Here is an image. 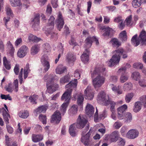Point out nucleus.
<instances>
[{
	"mask_svg": "<svg viewBox=\"0 0 146 146\" xmlns=\"http://www.w3.org/2000/svg\"><path fill=\"white\" fill-rule=\"evenodd\" d=\"M106 68H95L91 76L92 78L93 85L95 88L100 87L104 83L105 78L103 76L106 74Z\"/></svg>",
	"mask_w": 146,
	"mask_h": 146,
	"instance_id": "obj_1",
	"label": "nucleus"
},
{
	"mask_svg": "<svg viewBox=\"0 0 146 146\" xmlns=\"http://www.w3.org/2000/svg\"><path fill=\"white\" fill-rule=\"evenodd\" d=\"M77 85V82H70L66 86V88H68L64 93L62 94L61 100H65L66 102L64 103L62 105L60 111L62 113L64 114L65 113L66 108L68 107L71 98V95L72 90L71 88L72 86L75 87Z\"/></svg>",
	"mask_w": 146,
	"mask_h": 146,
	"instance_id": "obj_2",
	"label": "nucleus"
},
{
	"mask_svg": "<svg viewBox=\"0 0 146 146\" xmlns=\"http://www.w3.org/2000/svg\"><path fill=\"white\" fill-rule=\"evenodd\" d=\"M115 54L113 55L111 58L108 62V66L111 67L118 64L120 60V56L122 55V58H125L127 57L126 52L122 48H119L113 51Z\"/></svg>",
	"mask_w": 146,
	"mask_h": 146,
	"instance_id": "obj_3",
	"label": "nucleus"
},
{
	"mask_svg": "<svg viewBox=\"0 0 146 146\" xmlns=\"http://www.w3.org/2000/svg\"><path fill=\"white\" fill-rule=\"evenodd\" d=\"M55 76L53 74L49 75L46 74L44 77L45 82H46V86L48 92L52 94L56 91L58 88V85L56 83H54Z\"/></svg>",
	"mask_w": 146,
	"mask_h": 146,
	"instance_id": "obj_4",
	"label": "nucleus"
},
{
	"mask_svg": "<svg viewBox=\"0 0 146 146\" xmlns=\"http://www.w3.org/2000/svg\"><path fill=\"white\" fill-rule=\"evenodd\" d=\"M137 35L136 34L132 38L131 42L132 44L135 46H138L140 42L142 45L146 44V32L144 30L141 32L138 39Z\"/></svg>",
	"mask_w": 146,
	"mask_h": 146,
	"instance_id": "obj_5",
	"label": "nucleus"
},
{
	"mask_svg": "<svg viewBox=\"0 0 146 146\" xmlns=\"http://www.w3.org/2000/svg\"><path fill=\"white\" fill-rule=\"evenodd\" d=\"M89 129V126L88 125L84 130L83 131L82 133L81 141L86 146H90L91 144V140L90 136L92 133L90 129L88 132L86 134Z\"/></svg>",
	"mask_w": 146,
	"mask_h": 146,
	"instance_id": "obj_6",
	"label": "nucleus"
},
{
	"mask_svg": "<svg viewBox=\"0 0 146 146\" xmlns=\"http://www.w3.org/2000/svg\"><path fill=\"white\" fill-rule=\"evenodd\" d=\"M48 56L45 54L41 57V62L43 67L44 72H46L48 70L50 67V63Z\"/></svg>",
	"mask_w": 146,
	"mask_h": 146,
	"instance_id": "obj_7",
	"label": "nucleus"
},
{
	"mask_svg": "<svg viewBox=\"0 0 146 146\" xmlns=\"http://www.w3.org/2000/svg\"><path fill=\"white\" fill-rule=\"evenodd\" d=\"M88 121L83 116H81L80 115L77 120V123H76V127L78 128L82 129L83 128L86 124L87 125L85 128L88 125H89L87 124Z\"/></svg>",
	"mask_w": 146,
	"mask_h": 146,
	"instance_id": "obj_8",
	"label": "nucleus"
},
{
	"mask_svg": "<svg viewBox=\"0 0 146 146\" xmlns=\"http://www.w3.org/2000/svg\"><path fill=\"white\" fill-rule=\"evenodd\" d=\"M56 25L58 29L60 31L62 28L64 24V21L63 16L60 12H59L57 18L56 20Z\"/></svg>",
	"mask_w": 146,
	"mask_h": 146,
	"instance_id": "obj_9",
	"label": "nucleus"
},
{
	"mask_svg": "<svg viewBox=\"0 0 146 146\" xmlns=\"http://www.w3.org/2000/svg\"><path fill=\"white\" fill-rule=\"evenodd\" d=\"M94 41L96 42V45L99 44L98 40L95 37H88L85 41V47L86 48H90L92 45L93 41Z\"/></svg>",
	"mask_w": 146,
	"mask_h": 146,
	"instance_id": "obj_10",
	"label": "nucleus"
},
{
	"mask_svg": "<svg viewBox=\"0 0 146 146\" xmlns=\"http://www.w3.org/2000/svg\"><path fill=\"white\" fill-rule=\"evenodd\" d=\"M125 69H119L117 71V72L121 74L120 78V81L122 83H123L127 81L129 77L127 72H125Z\"/></svg>",
	"mask_w": 146,
	"mask_h": 146,
	"instance_id": "obj_11",
	"label": "nucleus"
},
{
	"mask_svg": "<svg viewBox=\"0 0 146 146\" xmlns=\"http://www.w3.org/2000/svg\"><path fill=\"white\" fill-rule=\"evenodd\" d=\"M107 114V111L104 110L101 113L99 116L98 115V111L96 108V111L94 116V121L96 122H99L101 119H103L106 117Z\"/></svg>",
	"mask_w": 146,
	"mask_h": 146,
	"instance_id": "obj_12",
	"label": "nucleus"
},
{
	"mask_svg": "<svg viewBox=\"0 0 146 146\" xmlns=\"http://www.w3.org/2000/svg\"><path fill=\"white\" fill-rule=\"evenodd\" d=\"M61 113L62 114L61 112H60V113L58 111H56L55 112L52 116L51 122H55L56 123H59L61 119ZM64 114H64L62 113L63 115Z\"/></svg>",
	"mask_w": 146,
	"mask_h": 146,
	"instance_id": "obj_13",
	"label": "nucleus"
},
{
	"mask_svg": "<svg viewBox=\"0 0 146 146\" xmlns=\"http://www.w3.org/2000/svg\"><path fill=\"white\" fill-rule=\"evenodd\" d=\"M28 51V48L27 46H23L18 50L17 53V56L20 58H23L26 55Z\"/></svg>",
	"mask_w": 146,
	"mask_h": 146,
	"instance_id": "obj_14",
	"label": "nucleus"
},
{
	"mask_svg": "<svg viewBox=\"0 0 146 146\" xmlns=\"http://www.w3.org/2000/svg\"><path fill=\"white\" fill-rule=\"evenodd\" d=\"M109 99V96H107L105 93L103 91H101L98 94L97 97L98 101L103 102L104 105Z\"/></svg>",
	"mask_w": 146,
	"mask_h": 146,
	"instance_id": "obj_15",
	"label": "nucleus"
},
{
	"mask_svg": "<svg viewBox=\"0 0 146 146\" xmlns=\"http://www.w3.org/2000/svg\"><path fill=\"white\" fill-rule=\"evenodd\" d=\"M84 94L86 96V98L88 100H91L94 97V94L93 90L90 86H88L85 89Z\"/></svg>",
	"mask_w": 146,
	"mask_h": 146,
	"instance_id": "obj_16",
	"label": "nucleus"
},
{
	"mask_svg": "<svg viewBox=\"0 0 146 146\" xmlns=\"http://www.w3.org/2000/svg\"><path fill=\"white\" fill-rule=\"evenodd\" d=\"M32 27L35 30H37L39 28L40 17L39 15H36L32 20Z\"/></svg>",
	"mask_w": 146,
	"mask_h": 146,
	"instance_id": "obj_17",
	"label": "nucleus"
},
{
	"mask_svg": "<svg viewBox=\"0 0 146 146\" xmlns=\"http://www.w3.org/2000/svg\"><path fill=\"white\" fill-rule=\"evenodd\" d=\"M94 108L92 105L89 104H87L86 107L85 111L88 117H90L93 115L94 112Z\"/></svg>",
	"mask_w": 146,
	"mask_h": 146,
	"instance_id": "obj_18",
	"label": "nucleus"
},
{
	"mask_svg": "<svg viewBox=\"0 0 146 146\" xmlns=\"http://www.w3.org/2000/svg\"><path fill=\"white\" fill-rule=\"evenodd\" d=\"M73 97L75 99H77V102L78 105L82 106L83 105L84 100V97L83 95L81 93H79L78 94L74 95Z\"/></svg>",
	"mask_w": 146,
	"mask_h": 146,
	"instance_id": "obj_19",
	"label": "nucleus"
},
{
	"mask_svg": "<svg viewBox=\"0 0 146 146\" xmlns=\"http://www.w3.org/2000/svg\"><path fill=\"white\" fill-rule=\"evenodd\" d=\"M139 133L135 130L131 129L128 131L127 133L128 137L130 139L135 138L138 136Z\"/></svg>",
	"mask_w": 146,
	"mask_h": 146,
	"instance_id": "obj_20",
	"label": "nucleus"
},
{
	"mask_svg": "<svg viewBox=\"0 0 146 146\" xmlns=\"http://www.w3.org/2000/svg\"><path fill=\"white\" fill-rule=\"evenodd\" d=\"M76 126L75 123L70 125L69 128V131L70 135L72 137H75L77 135Z\"/></svg>",
	"mask_w": 146,
	"mask_h": 146,
	"instance_id": "obj_21",
	"label": "nucleus"
},
{
	"mask_svg": "<svg viewBox=\"0 0 146 146\" xmlns=\"http://www.w3.org/2000/svg\"><path fill=\"white\" fill-rule=\"evenodd\" d=\"M89 51L88 49H86L81 56V60L84 63L88 62L89 60Z\"/></svg>",
	"mask_w": 146,
	"mask_h": 146,
	"instance_id": "obj_22",
	"label": "nucleus"
},
{
	"mask_svg": "<svg viewBox=\"0 0 146 146\" xmlns=\"http://www.w3.org/2000/svg\"><path fill=\"white\" fill-rule=\"evenodd\" d=\"M66 61L68 63L72 62L76 60V56L71 52H69L66 56Z\"/></svg>",
	"mask_w": 146,
	"mask_h": 146,
	"instance_id": "obj_23",
	"label": "nucleus"
},
{
	"mask_svg": "<svg viewBox=\"0 0 146 146\" xmlns=\"http://www.w3.org/2000/svg\"><path fill=\"white\" fill-rule=\"evenodd\" d=\"M119 134L118 131H113L110 136L111 140L112 142H116L117 140L119 137Z\"/></svg>",
	"mask_w": 146,
	"mask_h": 146,
	"instance_id": "obj_24",
	"label": "nucleus"
},
{
	"mask_svg": "<svg viewBox=\"0 0 146 146\" xmlns=\"http://www.w3.org/2000/svg\"><path fill=\"white\" fill-rule=\"evenodd\" d=\"M2 109L3 110L2 112L3 119L5 122L6 124H8L9 123V119L10 118V116L4 108H3Z\"/></svg>",
	"mask_w": 146,
	"mask_h": 146,
	"instance_id": "obj_25",
	"label": "nucleus"
},
{
	"mask_svg": "<svg viewBox=\"0 0 146 146\" xmlns=\"http://www.w3.org/2000/svg\"><path fill=\"white\" fill-rule=\"evenodd\" d=\"M28 40L30 42H38L42 40L41 38L38 37L32 34H30L28 36Z\"/></svg>",
	"mask_w": 146,
	"mask_h": 146,
	"instance_id": "obj_26",
	"label": "nucleus"
},
{
	"mask_svg": "<svg viewBox=\"0 0 146 146\" xmlns=\"http://www.w3.org/2000/svg\"><path fill=\"white\" fill-rule=\"evenodd\" d=\"M110 43L112 44L113 47H118L121 45V43L116 38H113L110 41Z\"/></svg>",
	"mask_w": 146,
	"mask_h": 146,
	"instance_id": "obj_27",
	"label": "nucleus"
},
{
	"mask_svg": "<svg viewBox=\"0 0 146 146\" xmlns=\"http://www.w3.org/2000/svg\"><path fill=\"white\" fill-rule=\"evenodd\" d=\"M142 104L140 102L137 101L135 103L133 107V110L134 112H137L141 109Z\"/></svg>",
	"mask_w": 146,
	"mask_h": 146,
	"instance_id": "obj_28",
	"label": "nucleus"
},
{
	"mask_svg": "<svg viewBox=\"0 0 146 146\" xmlns=\"http://www.w3.org/2000/svg\"><path fill=\"white\" fill-rule=\"evenodd\" d=\"M42 136L41 135L33 134L32 135V140L34 142H38L42 140Z\"/></svg>",
	"mask_w": 146,
	"mask_h": 146,
	"instance_id": "obj_29",
	"label": "nucleus"
},
{
	"mask_svg": "<svg viewBox=\"0 0 146 146\" xmlns=\"http://www.w3.org/2000/svg\"><path fill=\"white\" fill-rule=\"evenodd\" d=\"M66 70L65 67H63L61 65L57 66L56 69V73L59 74H61L63 73Z\"/></svg>",
	"mask_w": 146,
	"mask_h": 146,
	"instance_id": "obj_30",
	"label": "nucleus"
},
{
	"mask_svg": "<svg viewBox=\"0 0 146 146\" xmlns=\"http://www.w3.org/2000/svg\"><path fill=\"white\" fill-rule=\"evenodd\" d=\"M29 113L27 110L21 111L19 113V117L21 118L25 119L29 116Z\"/></svg>",
	"mask_w": 146,
	"mask_h": 146,
	"instance_id": "obj_31",
	"label": "nucleus"
},
{
	"mask_svg": "<svg viewBox=\"0 0 146 146\" xmlns=\"http://www.w3.org/2000/svg\"><path fill=\"white\" fill-rule=\"evenodd\" d=\"M119 38L123 41H126L127 39V33L125 31H123L121 32L119 35Z\"/></svg>",
	"mask_w": 146,
	"mask_h": 146,
	"instance_id": "obj_32",
	"label": "nucleus"
},
{
	"mask_svg": "<svg viewBox=\"0 0 146 146\" xmlns=\"http://www.w3.org/2000/svg\"><path fill=\"white\" fill-rule=\"evenodd\" d=\"M78 106L77 105H74L69 110V113L70 115L76 114L77 113Z\"/></svg>",
	"mask_w": 146,
	"mask_h": 146,
	"instance_id": "obj_33",
	"label": "nucleus"
},
{
	"mask_svg": "<svg viewBox=\"0 0 146 146\" xmlns=\"http://www.w3.org/2000/svg\"><path fill=\"white\" fill-rule=\"evenodd\" d=\"M132 119V115L131 113L127 112L125 113L124 122L129 123L131 121Z\"/></svg>",
	"mask_w": 146,
	"mask_h": 146,
	"instance_id": "obj_34",
	"label": "nucleus"
},
{
	"mask_svg": "<svg viewBox=\"0 0 146 146\" xmlns=\"http://www.w3.org/2000/svg\"><path fill=\"white\" fill-rule=\"evenodd\" d=\"M55 18L52 16H51L49 19L48 22V25L50 26V28L51 30L53 29L54 25Z\"/></svg>",
	"mask_w": 146,
	"mask_h": 146,
	"instance_id": "obj_35",
	"label": "nucleus"
},
{
	"mask_svg": "<svg viewBox=\"0 0 146 146\" xmlns=\"http://www.w3.org/2000/svg\"><path fill=\"white\" fill-rule=\"evenodd\" d=\"M133 84L130 82H127L124 84L123 86L124 90H129L132 89Z\"/></svg>",
	"mask_w": 146,
	"mask_h": 146,
	"instance_id": "obj_36",
	"label": "nucleus"
},
{
	"mask_svg": "<svg viewBox=\"0 0 146 146\" xmlns=\"http://www.w3.org/2000/svg\"><path fill=\"white\" fill-rule=\"evenodd\" d=\"M109 104L110 105V110L111 112L114 111V108L116 103L114 102L111 101L110 99L107 101L105 105L107 106Z\"/></svg>",
	"mask_w": 146,
	"mask_h": 146,
	"instance_id": "obj_37",
	"label": "nucleus"
},
{
	"mask_svg": "<svg viewBox=\"0 0 146 146\" xmlns=\"http://www.w3.org/2000/svg\"><path fill=\"white\" fill-rule=\"evenodd\" d=\"M11 5L12 7L20 6L22 3L20 0H10Z\"/></svg>",
	"mask_w": 146,
	"mask_h": 146,
	"instance_id": "obj_38",
	"label": "nucleus"
},
{
	"mask_svg": "<svg viewBox=\"0 0 146 146\" xmlns=\"http://www.w3.org/2000/svg\"><path fill=\"white\" fill-rule=\"evenodd\" d=\"M47 109V108L45 106H42L36 109L35 111L37 114L41 113H44Z\"/></svg>",
	"mask_w": 146,
	"mask_h": 146,
	"instance_id": "obj_39",
	"label": "nucleus"
},
{
	"mask_svg": "<svg viewBox=\"0 0 146 146\" xmlns=\"http://www.w3.org/2000/svg\"><path fill=\"white\" fill-rule=\"evenodd\" d=\"M39 50V47L37 45L33 46L31 48V53L33 55L36 54Z\"/></svg>",
	"mask_w": 146,
	"mask_h": 146,
	"instance_id": "obj_40",
	"label": "nucleus"
},
{
	"mask_svg": "<svg viewBox=\"0 0 146 146\" xmlns=\"http://www.w3.org/2000/svg\"><path fill=\"white\" fill-rule=\"evenodd\" d=\"M3 64L5 68L7 70H9L11 69V64L10 63L8 62L5 57L3 58Z\"/></svg>",
	"mask_w": 146,
	"mask_h": 146,
	"instance_id": "obj_41",
	"label": "nucleus"
},
{
	"mask_svg": "<svg viewBox=\"0 0 146 146\" xmlns=\"http://www.w3.org/2000/svg\"><path fill=\"white\" fill-rule=\"evenodd\" d=\"M31 71L29 64H26L24 70V78L25 79L28 76V74Z\"/></svg>",
	"mask_w": 146,
	"mask_h": 146,
	"instance_id": "obj_42",
	"label": "nucleus"
},
{
	"mask_svg": "<svg viewBox=\"0 0 146 146\" xmlns=\"http://www.w3.org/2000/svg\"><path fill=\"white\" fill-rule=\"evenodd\" d=\"M131 78L134 80L137 81L141 78L140 74L138 72H133L131 75Z\"/></svg>",
	"mask_w": 146,
	"mask_h": 146,
	"instance_id": "obj_43",
	"label": "nucleus"
},
{
	"mask_svg": "<svg viewBox=\"0 0 146 146\" xmlns=\"http://www.w3.org/2000/svg\"><path fill=\"white\" fill-rule=\"evenodd\" d=\"M134 94L133 93H129L126 94L125 98L126 102L127 103H129L132 98Z\"/></svg>",
	"mask_w": 146,
	"mask_h": 146,
	"instance_id": "obj_44",
	"label": "nucleus"
},
{
	"mask_svg": "<svg viewBox=\"0 0 146 146\" xmlns=\"http://www.w3.org/2000/svg\"><path fill=\"white\" fill-rule=\"evenodd\" d=\"M70 76L69 75H67L61 78L60 79V82L61 84H64L65 83L68 82L69 80Z\"/></svg>",
	"mask_w": 146,
	"mask_h": 146,
	"instance_id": "obj_45",
	"label": "nucleus"
},
{
	"mask_svg": "<svg viewBox=\"0 0 146 146\" xmlns=\"http://www.w3.org/2000/svg\"><path fill=\"white\" fill-rule=\"evenodd\" d=\"M43 50L45 53H48L50 52L51 49L50 45L48 43H45L43 46Z\"/></svg>",
	"mask_w": 146,
	"mask_h": 146,
	"instance_id": "obj_46",
	"label": "nucleus"
},
{
	"mask_svg": "<svg viewBox=\"0 0 146 146\" xmlns=\"http://www.w3.org/2000/svg\"><path fill=\"white\" fill-rule=\"evenodd\" d=\"M127 106L124 104L117 108V113H124L125 110L127 109Z\"/></svg>",
	"mask_w": 146,
	"mask_h": 146,
	"instance_id": "obj_47",
	"label": "nucleus"
},
{
	"mask_svg": "<svg viewBox=\"0 0 146 146\" xmlns=\"http://www.w3.org/2000/svg\"><path fill=\"white\" fill-rule=\"evenodd\" d=\"M7 48L10 51V53L12 54L14 52L15 50V49L13 45L10 41H8L7 43Z\"/></svg>",
	"mask_w": 146,
	"mask_h": 146,
	"instance_id": "obj_48",
	"label": "nucleus"
},
{
	"mask_svg": "<svg viewBox=\"0 0 146 146\" xmlns=\"http://www.w3.org/2000/svg\"><path fill=\"white\" fill-rule=\"evenodd\" d=\"M138 83L139 86L143 88L146 87V79L143 78L139 80Z\"/></svg>",
	"mask_w": 146,
	"mask_h": 146,
	"instance_id": "obj_49",
	"label": "nucleus"
},
{
	"mask_svg": "<svg viewBox=\"0 0 146 146\" xmlns=\"http://www.w3.org/2000/svg\"><path fill=\"white\" fill-rule=\"evenodd\" d=\"M5 10L7 15L8 16H13V13L10 6L8 5L6 6L5 7Z\"/></svg>",
	"mask_w": 146,
	"mask_h": 146,
	"instance_id": "obj_50",
	"label": "nucleus"
},
{
	"mask_svg": "<svg viewBox=\"0 0 146 146\" xmlns=\"http://www.w3.org/2000/svg\"><path fill=\"white\" fill-rule=\"evenodd\" d=\"M45 33L47 36H48L49 35H50L51 36V37L52 38H57V34L54 33H52L51 31H46L45 32Z\"/></svg>",
	"mask_w": 146,
	"mask_h": 146,
	"instance_id": "obj_51",
	"label": "nucleus"
},
{
	"mask_svg": "<svg viewBox=\"0 0 146 146\" xmlns=\"http://www.w3.org/2000/svg\"><path fill=\"white\" fill-rule=\"evenodd\" d=\"M38 98V96L35 94L31 96L29 98V100L33 104H36V100Z\"/></svg>",
	"mask_w": 146,
	"mask_h": 146,
	"instance_id": "obj_52",
	"label": "nucleus"
},
{
	"mask_svg": "<svg viewBox=\"0 0 146 146\" xmlns=\"http://www.w3.org/2000/svg\"><path fill=\"white\" fill-rule=\"evenodd\" d=\"M132 4L134 7L137 8L139 7L141 3L137 0H134L132 1Z\"/></svg>",
	"mask_w": 146,
	"mask_h": 146,
	"instance_id": "obj_53",
	"label": "nucleus"
},
{
	"mask_svg": "<svg viewBox=\"0 0 146 146\" xmlns=\"http://www.w3.org/2000/svg\"><path fill=\"white\" fill-rule=\"evenodd\" d=\"M104 29H105V32L103 34V35L104 36H109L111 29L109 27L106 28L103 27L102 28V30H104Z\"/></svg>",
	"mask_w": 146,
	"mask_h": 146,
	"instance_id": "obj_54",
	"label": "nucleus"
},
{
	"mask_svg": "<svg viewBox=\"0 0 146 146\" xmlns=\"http://www.w3.org/2000/svg\"><path fill=\"white\" fill-rule=\"evenodd\" d=\"M133 66L134 68L137 69H141L143 68V66L142 64L140 62H137L134 64Z\"/></svg>",
	"mask_w": 146,
	"mask_h": 146,
	"instance_id": "obj_55",
	"label": "nucleus"
},
{
	"mask_svg": "<svg viewBox=\"0 0 146 146\" xmlns=\"http://www.w3.org/2000/svg\"><path fill=\"white\" fill-rule=\"evenodd\" d=\"M117 141L118 145L119 146H124L125 144V140L121 137H119Z\"/></svg>",
	"mask_w": 146,
	"mask_h": 146,
	"instance_id": "obj_56",
	"label": "nucleus"
},
{
	"mask_svg": "<svg viewBox=\"0 0 146 146\" xmlns=\"http://www.w3.org/2000/svg\"><path fill=\"white\" fill-rule=\"evenodd\" d=\"M39 119L42 122L43 124L46 123V116L40 114L39 117Z\"/></svg>",
	"mask_w": 146,
	"mask_h": 146,
	"instance_id": "obj_57",
	"label": "nucleus"
},
{
	"mask_svg": "<svg viewBox=\"0 0 146 146\" xmlns=\"http://www.w3.org/2000/svg\"><path fill=\"white\" fill-rule=\"evenodd\" d=\"M58 46V52L59 54H60V56L62 55L64 53V48H63V45L61 43H60Z\"/></svg>",
	"mask_w": 146,
	"mask_h": 146,
	"instance_id": "obj_58",
	"label": "nucleus"
},
{
	"mask_svg": "<svg viewBox=\"0 0 146 146\" xmlns=\"http://www.w3.org/2000/svg\"><path fill=\"white\" fill-rule=\"evenodd\" d=\"M139 100L143 104L145 108L146 107V95L143 96L140 98Z\"/></svg>",
	"mask_w": 146,
	"mask_h": 146,
	"instance_id": "obj_59",
	"label": "nucleus"
},
{
	"mask_svg": "<svg viewBox=\"0 0 146 146\" xmlns=\"http://www.w3.org/2000/svg\"><path fill=\"white\" fill-rule=\"evenodd\" d=\"M13 84L15 87V91L17 92L18 91V80L17 79L15 80L13 82Z\"/></svg>",
	"mask_w": 146,
	"mask_h": 146,
	"instance_id": "obj_60",
	"label": "nucleus"
},
{
	"mask_svg": "<svg viewBox=\"0 0 146 146\" xmlns=\"http://www.w3.org/2000/svg\"><path fill=\"white\" fill-rule=\"evenodd\" d=\"M80 72L78 70H76L74 73V76L76 78V80H77V79L80 78Z\"/></svg>",
	"mask_w": 146,
	"mask_h": 146,
	"instance_id": "obj_61",
	"label": "nucleus"
},
{
	"mask_svg": "<svg viewBox=\"0 0 146 146\" xmlns=\"http://www.w3.org/2000/svg\"><path fill=\"white\" fill-rule=\"evenodd\" d=\"M0 96L2 99H5L6 100L7 99L9 100H11L12 99L11 97L9 96V95H5L1 94Z\"/></svg>",
	"mask_w": 146,
	"mask_h": 146,
	"instance_id": "obj_62",
	"label": "nucleus"
},
{
	"mask_svg": "<svg viewBox=\"0 0 146 146\" xmlns=\"http://www.w3.org/2000/svg\"><path fill=\"white\" fill-rule=\"evenodd\" d=\"M122 125V123L119 122H116L113 124L114 127L116 129H118Z\"/></svg>",
	"mask_w": 146,
	"mask_h": 146,
	"instance_id": "obj_63",
	"label": "nucleus"
},
{
	"mask_svg": "<svg viewBox=\"0 0 146 146\" xmlns=\"http://www.w3.org/2000/svg\"><path fill=\"white\" fill-rule=\"evenodd\" d=\"M118 79L117 77L116 76H112L110 77V82L112 83H115L117 82Z\"/></svg>",
	"mask_w": 146,
	"mask_h": 146,
	"instance_id": "obj_64",
	"label": "nucleus"
}]
</instances>
